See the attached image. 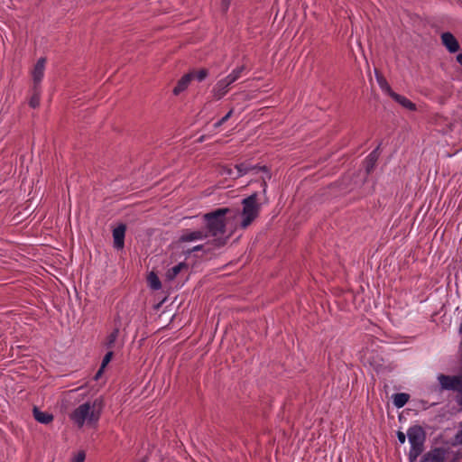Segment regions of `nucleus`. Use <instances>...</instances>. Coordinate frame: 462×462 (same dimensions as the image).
<instances>
[{
  "mask_svg": "<svg viewBox=\"0 0 462 462\" xmlns=\"http://www.w3.org/2000/svg\"><path fill=\"white\" fill-rule=\"evenodd\" d=\"M230 211L228 208H219L214 211L206 213L203 219L206 224V232L208 236L214 237L213 243L216 247H220L226 244V215Z\"/></svg>",
  "mask_w": 462,
  "mask_h": 462,
  "instance_id": "1",
  "label": "nucleus"
},
{
  "mask_svg": "<svg viewBox=\"0 0 462 462\" xmlns=\"http://www.w3.org/2000/svg\"><path fill=\"white\" fill-rule=\"evenodd\" d=\"M101 411V399L87 401L71 411L69 419L79 428H82L84 425L96 426L100 419Z\"/></svg>",
  "mask_w": 462,
  "mask_h": 462,
  "instance_id": "2",
  "label": "nucleus"
},
{
  "mask_svg": "<svg viewBox=\"0 0 462 462\" xmlns=\"http://www.w3.org/2000/svg\"><path fill=\"white\" fill-rule=\"evenodd\" d=\"M245 69V65L237 66L228 75L218 79L211 89L212 97L221 100L229 92L231 85L241 78Z\"/></svg>",
  "mask_w": 462,
  "mask_h": 462,
  "instance_id": "3",
  "label": "nucleus"
},
{
  "mask_svg": "<svg viewBox=\"0 0 462 462\" xmlns=\"http://www.w3.org/2000/svg\"><path fill=\"white\" fill-rule=\"evenodd\" d=\"M407 438L411 445L408 457L410 462H414L423 450L426 434L420 425H414L407 430Z\"/></svg>",
  "mask_w": 462,
  "mask_h": 462,
  "instance_id": "4",
  "label": "nucleus"
},
{
  "mask_svg": "<svg viewBox=\"0 0 462 462\" xmlns=\"http://www.w3.org/2000/svg\"><path fill=\"white\" fill-rule=\"evenodd\" d=\"M258 193L254 192L242 200L243 209L241 212L242 220L240 227L245 229L259 216L260 204L257 203Z\"/></svg>",
  "mask_w": 462,
  "mask_h": 462,
  "instance_id": "5",
  "label": "nucleus"
},
{
  "mask_svg": "<svg viewBox=\"0 0 462 462\" xmlns=\"http://www.w3.org/2000/svg\"><path fill=\"white\" fill-rule=\"evenodd\" d=\"M235 168L236 170V174L235 175L234 178L236 179L243 177L248 174L249 172H254L257 174L258 172L263 171V175L261 177V188L263 195L266 197L268 188L267 182L272 178V174L266 166H259L253 165L248 162H241L239 164H236Z\"/></svg>",
  "mask_w": 462,
  "mask_h": 462,
  "instance_id": "6",
  "label": "nucleus"
},
{
  "mask_svg": "<svg viewBox=\"0 0 462 462\" xmlns=\"http://www.w3.org/2000/svg\"><path fill=\"white\" fill-rule=\"evenodd\" d=\"M448 453V446L435 447L426 452L420 462H444Z\"/></svg>",
  "mask_w": 462,
  "mask_h": 462,
  "instance_id": "7",
  "label": "nucleus"
},
{
  "mask_svg": "<svg viewBox=\"0 0 462 462\" xmlns=\"http://www.w3.org/2000/svg\"><path fill=\"white\" fill-rule=\"evenodd\" d=\"M460 376L458 375H446L443 374H439L437 376V379L439 383V389L440 390H447V391H454L456 389V384L460 383Z\"/></svg>",
  "mask_w": 462,
  "mask_h": 462,
  "instance_id": "8",
  "label": "nucleus"
},
{
  "mask_svg": "<svg viewBox=\"0 0 462 462\" xmlns=\"http://www.w3.org/2000/svg\"><path fill=\"white\" fill-rule=\"evenodd\" d=\"M208 237V232H206L203 229H198V230H184L180 238L179 242L180 243H189V242H195V241H200L204 240Z\"/></svg>",
  "mask_w": 462,
  "mask_h": 462,
  "instance_id": "9",
  "label": "nucleus"
},
{
  "mask_svg": "<svg viewBox=\"0 0 462 462\" xmlns=\"http://www.w3.org/2000/svg\"><path fill=\"white\" fill-rule=\"evenodd\" d=\"M45 58H40L36 64L33 67V69L32 71V87H41V82L44 77V70H45Z\"/></svg>",
  "mask_w": 462,
  "mask_h": 462,
  "instance_id": "10",
  "label": "nucleus"
},
{
  "mask_svg": "<svg viewBox=\"0 0 462 462\" xmlns=\"http://www.w3.org/2000/svg\"><path fill=\"white\" fill-rule=\"evenodd\" d=\"M125 230L126 226L125 224H119L113 229L114 247L116 250H122L125 246Z\"/></svg>",
  "mask_w": 462,
  "mask_h": 462,
  "instance_id": "11",
  "label": "nucleus"
},
{
  "mask_svg": "<svg viewBox=\"0 0 462 462\" xmlns=\"http://www.w3.org/2000/svg\"><path fill=\"white\" fill-rule=\"evenodd\" d=\"M441 40L443 45L450 53H455L459 50V43L451 32H443L441 34Z\"/></svg>",
  "mask_w": 462,
  "mask_h": 462,
  "instance_id": "12",
  "label": "nucleus"
},
{
  "mask_svg": "<svg viewBox=\"0 0 462 462\" xmlns=\"http://www.w3.org/2000/svg\"><path fill=\"white\" fill-rule=\"evenodd\" d=\"M194 78V72H189L182 76L179 81L177 82V85L174 87L172 92L175 96L180 95L181 92L186 90L190 83V81Z\"/></svg>",
  "mask_w": 462,
  "mask_h": 462,
  "instance_id": "13",
  "label": "nucleus"
},
{
  "mask_svg": "<svg viewBox=\"0 0 462 462\" xmlns=\"http://www.w3.org/2000/svg\"><path fill=\"white\" fill-rule=\"evenodd\" d=\"M33 417L36 421L42 424H49L53 420V415L47 411H42L36 406L32 410Z\"/></svg>",
  "mask_w": 462,
  "mask_h": 462,
  "instance_id": "14",
  "label": "nucleus"
},
{
  "mask_svg": "<svg viewBox=\"0 0 462 462\" xmlns=\"http://www.w3.org/2000/svg\"><path fill=\"white\" fill-rule=\"evenodd\" d=\"M391 97L395 101L397 102L398 104H400L402 106H403L404 108L410 110V111H415L416 110V105L411 102L410 99H408L406 97L404 96H402L400 94H397V93H391Z\"/></svg>",
  "mask_w": 462,
  "mask_h": 462,
  "instance_id": "15",
  "label": "nucleus"
},
{
  "mask_svg": "<svg viewBox=\"0 0 462 462\" xmlns=\"http://www.w3.org/2000/svg\"><path fill=\"white\" fill-rule=\"evenodd\" d=\"M187 267H188L187 264L185 263L181 262V263H179L178 264H176L175 266L168 269L165 273L166 281L172 282L178 276L180 272L183 268H187Z\"/></svg>",
  "mask_w": 462,
  "mask_h": 462,
  "instance_id": "16",
  "label": "nucleus"
},
{
  "mask_svg": "<svg viewBox=\"0 0 462 462\" xmlns=\"http://www.w3.org/2000/svg\"><path fill=\"white\" fill-rule=\"evenodd\" d=\"M32 95L29 100V105L32 108H36L40 106L42 89L41 87L32 88Z\"/></svg>",
  "mask_w": 462,
  "mask_h": 462,
  "instance_id": "17",
  "label": "nucleus"
},
{
  "mask_svg": "<svg viewBox=\"0 0 462 462\" xmlns=\"http://www.w3.org/2000/svg\"><path fill=\"white\" fill-rule=\"evenodd\" d=\"M410 395L408 393H400L393 395V405L400 409L402 408L409 401Z\"/></svg>",
  "mask_w": 462,
  "mask_h": 462,
  "instance_id": "18",
  "label": "nucleus"
},
{
  "mask_svg": "<svg viewBox=\"0 0 462 462\" xmlns=\"http://www.w3.org/2000/svg\"><path fill=\"white\" fill-rule=\"evenodd\" d=\"M375 78L377 84L379 88L382 89V91H383L384 93L391 97V93H394V91H393L387 80L383 76L379 75L377 72H375Z\"/></svg>",
  "mask_w": 462,
  "mask_h": 462,
  "instance_id": "19",
  "label": "nucleus"
},
{
  "mask_svg": "<svg viewBox=\"0 0 462 462\" xmlns=\"http://www.w3.org/2000/svg\"><path fill=\"white\" fill-rule=\"evenodd\" d=\"M379 150V146H377L366 158V171L369 173L374 166L378 159L377 151Z\"/></svg>",
  "mask_w": 462,
  "mask_h": 462,
  "instance_id": "20",
  "label": "nucleus"
},
{
  "mask_svg": "<svg viewBox=\"0 0 462 462\" xmlns=\"http://www.w3.org/2000/svg\"><path fill=\"white\" fill-rule=\"evenodd\" d=\"M119 332H120V328H119V327H116V328H115L113 329V331L108 335L107 339H106V344H105V346H106L107 349H111V348L114 346V345H115L116 341V339H117V337H118Z\"/></svg>",
  "mask_w": 462,
  "mask_h": 462,
  "instance_id": "21",
  "label": "nucleus"
},
{
  "mask_svg": "<svg viewBox=\"0 0 462 462\" xmlns=\"http://www.w3.org/2000/svg\"><path fill=\"white\" fill-rule=\"evenodd\" d=\"M148 282L150 288L154 291H158L162 288L161 281L157 274L153 272L150 273V274L148 275Z\"/></svg>",
  "mask_w": 462,
  "mask_h": 462,
  "instance_id": "22",
  "label": "nucleus"
},
{
  "mask_svg": "<svg viewBox=\"0 0 462 462\" xmlns=\"http://www.w3.org/2000/svg\"><path fill=\"white\" fill-rule=\"evenodd\" d=\"M208 76V70L207 69H201L198 72H194L193 79H196L199 82H202L207 79Z\"/></svg>",
  "mask_w": 462,
  "mask_h": 462,
  "instance_id": "23",
  "label": "nucleus"
},
{
  "mask_svg": "<svg viewBox=\"0 0 462 462\" xmlns=\"http://www.w3.org/2000/svg\"><path fill=\"white\" fill-rule=\"evenodd\" d=\"M457 393L456 397V402L458 405L462 406V375L460 376V383L456 384V389H454Z\"/></svg>",
  "mask_w": 462,
  "mask_h": 462,
  "instance_id": "24",
  "label": "nucleus"
},
{
  "mask_svg": "<svg viewBox=\"0 0 462 462\" xmlns=\"http://www.w3.org/2000/svg\"><path fill=\"white\" fill-rule=\"evenodd\" d=\"M233 113L234 109H230L221 119H219L217 122L214 124V127L218 128L219 126H221L232 116Z\"/></svg>",
  "mask_w": 462,
  "mask_h": 462,
  "instance_id": "25",
  "label": "nucleus"
},
{
  "mask_svg": "<svg viewBox=\"0 0 462 462\" xmlns=\"http://www.w3.org/2000/svg\"><path fill=\"white\" fill-rule=\"evenodd\" d=\"M452 446H461L462 447V429L457 430V432L455 434L454 438L451 441Z\"/></svg>",
  "mask_w": 462,
  "mask_h": 462,
  "instance_id": "26",
  "label": "nucleus"
},
{
  "mask_svg": "<svg viewBox=\"0 0 462 462\" xmlns=\"http://www.w3.org/2000/svg\"><path fill=\"white\" fill-rule=\"evenodd\" d=\"M112 356H113V351L109 350L103 357V360L101 363V367H100L98 374H100L102 369L105 368L107 365V364L111 361Z\"/></svg>",
  "mask_w": 462,
  "mask_h": 462,
  "instance_id": "27",
  "label": "nucleus"
},
{
  "mask_svg": "<svg viewBox=\"0 0 462 462\" xmlns=\"http://www.w3.org/2000/svg\"><path fill=\"white\" fill-rule=\"evenodd\" d=\"M86 457L84 451H79L75 457H72L70 462H84Z\"/></svg>",
  "mask_w": 462,
  "mask_h": 462,
  "instance_id": "28",
  "label": "nucleus"
},
{
  "mask_svg": "<svg viewBox=\"0 0 462 462\" xmlns=\"http://www.w3.org/2000/svg\"><path fill=\"white\" fill-rule=\"evenodd\" d=\"M406 437H407V433L404 434L403 432L402 431H398L397 432V439H398V441L401 443V444H404L405 441H406Z\"/></svg>",
  "mask_w": 462,
  "mask_h": 462,
  "instance_id": "29",
  "label": "nucleus"
},
{
  "mask_svg": "<svg viewBox=\"0 0 462 462\" xmlns=\"http://www.w3.org/2000/svg\"><path fill=\"white\" fill-rule=\"evenodd\" d=\"M369 364L371 366L374 367V369L375 371H378L380 368H382V365H383L380 362H377V361H374V362L369 361Z\"/></svg>",
  "mask_w": 462,
  "mask_h": 462,
  "instance_id": "30",
  "label": "nucleus"
},
{
  "mask_svg": "<svg viewBox=\"0 0 462 462\" xmlns=\"http://www.w3.org/2000/svg\"><path fill=\"white\" fill-rule=\"evenodd\" d=\"M203 247H204L203 245H195V246L192 247V249L188 250V253L190 254L191 252L200 251V250L203 249Z\"/></svg>",
  "mask_w": 462,
  "mask_h": 462,
  "instance_id": "31",
  "label": "nucleus"
},
{
  "mask_svg": "<svg viewBox=\"0 0 462 462\" xmlns=\"http://www.w3.org/2000/svg\"><path fill=\"white\" fill-rule=\"evenodd\" d=\"M231 0H222V5L225 10H227L229 8Z\"/></svg>",
  "mask_w": 462,
  "mask_h": 462,
  "instance_id": "32",
  "label": "nucleus"
},
{
  "mask_svg": "<svg viewBox=\"0 0 462 462\" xmlns=\"http://www.w3.org/2000/svg\"><path fill=\"white\" fill-rule=\"evenodd\" d=\"M223 172H224L225 174L229 175V176H231V175L233 174V171H232V169H230V168H224Z\"/></svg>",
  "mask_w": 462,
  "mask_h": 462,
  "instance_id": "33",
  "label": "nucleus"
},
{
  "mask_svg": "<svg viewBox=\"0 0 462 462\" xmlns=\"http://www.w3.org/2000/svg\"><path fill=\"white\" fill-rule=\"evenodd\" d=\"M457 61L462 66V53L457 55Z\"/></svg>",
  "mask_w": 462,
  "mask_h": 462,
  "instance_id": "34",
  "label": "nucleus"
}]
</instances>
